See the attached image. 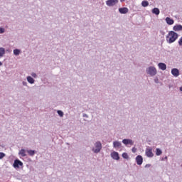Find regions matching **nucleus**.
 <instances>
[{"mask_svg": "<svg viewBox=\"0 0 182 182\" xmlns=\"http://www.w3.org/2000/svg\"><path fill=\"white\" fill-rule=\"evenodd\" d=\"M5 33V28L0 27V33Z\"/></svg>", "mask_w": 182, "mask_h": 182, "instance_id": "c756f323", "label": "nucleus"}, {"mask_svg": "<svg viewBox=\"0 0 182 182\" xmlns=\"http://www.w3.org/2000/svg\"><path fill=\"white\" fill-rule=\"evenodd\" d=\"M111 157L113 160H120V156H119V152L113 151L111 153Z\"/></svg>", "mask_w": 182, "mask_h": 182, "instance_id": "9d476101", "label": "nucleus"}, {"mask_svg": "<svg viewBox=\"0 0 182 182\" xmlns=\"http://www.w3.org/2000/svg\"><path fill=\"white\" fill-rule=\"evenodd\" d=\"M82 117H86L87 119L89 117V115L87 114H83Z\"/></svg>", "mask_w": 182, "mask_h": 182, "instance_id": "72a5a7b5", "label": "nucleus"}, {"mask_svg": "<svg viewBox=\"0 0 182 182\" xmlns=\"http://www.w3.org/2000/svg\"><path fill=\"white\" fill-rule=\"evenodd\" d=\"M122 157H123V159H125L127 160V159H129V155L127 154V153L124 152V153L122 154Z\"/></svg>", "mask_w": 182, "mask_h": 182, "instance_id": "393cba45", "label": "nucleus"}, {"mask_svg": "<svg viewBox=\"0 0 182 182\" xmlns=\"http://www.w3.org/2000/svg\"><path fill=\"white\" fill-rule=\"evenodd\" d=\"M117 4H119V0H107L106 1L107 6H114Z\"/></svg>", "mask_w": 182, "mask_h": 182, "instance_id": "0eeeda50", "label": "nucleus"}, {"mask_svg": "<svg viewBox=\"0 0 182 182\" xmlns=\"http://www.w3.org/2000/svg\"><path fill=\"white\" fill-rule=\"evenodd\" d=\"M145 154L146 157H154V154H153V149H151V147H147L145 150Z\"/></svg>", "mask_w": 182, "mask_h": 182, "instance_id": "20e7f679", "label": "nucleus"}, {"mask_svg": "<svg viewBox=\"0 0 182 182\" xmlns=\"http://www.w3.org/2000/svg\"><path fill=\"white\" fill-rule=\"evenodd\" d=\"M178 43L179 46H182V37L179 38Z\"/></svg>", "mask_w": 182, "mask_h": 182, "instance_id": "c85d7f7f", "label": "nucleus"}, {"mask_svg": "<svg viewBox=\"0 0 182 182\" xmlns=\"http://www.w3.org/2000/svg\"><path fill=\"white\" fill-rule=\"evenodd\" d=\"M136 161L138 166H141L143 164V156H141V155H138L136 157Z\"/></svg>", "mask_w": 182, "mask_h": 182, "instance_id": "1a4fd4ad", "label": "nucleus"}, {"mask_svg": "<svg viewBox=\"0 0 182 182\" xmlns=\"http://www.w3.org/2000/svg\"><path fill=\"white\" fill-rule=\"evenodd\" d=\"M152 14L156 16L160 15V9H159V8H154L152 9Z\"/></svg>", "mask_w": 182, "mask_h": 182, "instance_id": "a211bd4d", "label": "nucleus"}, {"mask_svg": "<svg viewBox=\"0 0 182 182\" xmlns=\"http://www.w3.org/2000/svg\"><path fill=\"white\" fill-rule=\"evenodd\" d=\"M171 73L174 77H178V76H180V70L177 68H173Z\"/></svg>", "mask_w": 182, "mask_h": 182, "instance_id": "6e6552de", "label": "nucleus"}, {"mask_svg": "<svg viewBox=\"0 0 182 182\" xmlns=\"http://www.w3.org/2000/svg\"><path fill=\"white\" fill-rule=\"evenodd\" d=\"M177 39H178V34L173 31H169L168 36H166V42L168 43H173Z\"/></svg>", "mask_w": 182, "mask_h": 182, "instance_id": "f257e3e1", "label": "nucleus"}, {"mask_svg": "<svg viewBox=\"0 0 182 182\" xmlns=\"http://www.w3.org/2000/svg\"><path fill=\"white\" fill-rule=\"evenodd\" d=\"M149 167H151V164H146L145 165V168H147Z\"/></svg>", "mask_w": 182, "mask_h": 182, "instance_id": "473e14b6", "label": "nucleus"}, {"mask_svg": "<svg viewBox=\"0 0 182 182\" xmlns=\"http://www.w3.org/2000/svg\"><path fill=\"white\" fill-rule=\"evenodd\" d=\"M26 79L27 82H28L30 85H33V83H35V79H33V77L31 76H27Z\"/></svg>", "mask_w": 182, "mask_h": 182, "instance_id": "f3484780", "label": "nucleus"}, {"mask_svg": "<svg viewBox=\"0 0 182 182\" xmlns=\"http://www.w3.org/2000/svg\"><path fill=\"white\" fill-rule=\"evenodd\" d=\"M126 0H120V2H124Z\"/></svg>", "mask_w": 182, "mask_h": 182, "instance_id": "f704fd0d", "label": "nucleus"}, {"mask_svg": "<svg viewBox=\"0 0 182 182\" xmlns=\"http://www.w3.org/2000/svg\"><path fill=\"white\" fill-rule=\"evenodd\" d=\"M113 147L114 149H120L122 147V142L119 141H114Z\"/></svg>", "mask_w": 182, "mask_h": 182, "instance_id": "9b49d317", "label": "nucleus"}, {"mask_svg": "<svg viewBox=\"0 0 182 182\" xmlns=\"http://www.w3.org/2000/svg\"><path fill=\"white\" fill-rule=\"evenodd\" d=\"M0 66H2V62L0 61Z\"/></svg>", "mask_w": 182, "mask_h": 182, "instance_id": "c9c22d12", "label": "nucleus"}, {"mask_svg": "<svg viewBox=\"0 0 182 182\" xmlns=\"http://www.w3.org/2000/svg\"><path fill=\"white\" fill-rule=\"evenodd\" d=\"M21 54V50L19 49H14V55H15V56H18V55Z\"/></svg>", "mask_w": 182, "mask_h": 182, "instance_id": "4be33fe9", "label": "nucleus"}, {"mask_svg": "<svg viewBox=\"0 0 182 182\" xmlns=\"http://www.w3.org/2000/svg\"><path fill=\"white\" fill-rule=\"evenodd\" d=\"M122 143L125 146H129H129H133V144H134V141L130 139H124Z\"/></svg>", "mask_w": 182, "mask_h": 182, "instance_id": "423d86ee", "label": "nucleus"}, {"mask_svg": "<svg viewBox=\"0 0 182 182\" xmlns=\"http://www.w3.org/2000/svg\"><path fill=\"white\" fill-rule=\"evenodd\" d=\"M57 113H58V116H60V117H63V116H64V114H65L63 112L62 110H58V111H57Z\"/></svg>", "mask_w": 182, "mask_h": 182, "instance_id": "b1692460", "label": "nucleus"}, {"mask_svg": "<svg viewBox=\"0 0 182 182\" xmlns=\"http://www.w3.org/2000/svg\"><path fill=\"white\" fill-rule=\"evenodd\" d=\"M4 55H5V49L2 47L0 48V58H4Z\"/></svg>", "mask_w": 182, "mask_h": 182, "instance_id": "412c9836", "label": "nucleus"}, {"mask_svg": "<svg viewBox=\"0 0 182 182\" xmlns=\"http://www.w3.org/2000/svg\"><path fill=\"white\" fill-rule=\"evenodd\" d=\"M173 30L175 32H180L181 31H182V26L181 24H176L173 27Z\"/></svg>", "mask_w": 182, "mask_h": 182, "instance_id": "f8f14e48", "label": "nucleus"}, {"mask_svg": "<svg viewBox=\"0 0 182 182\" xmlns=\"http://www.w3.org/2000/svg\"><path fill=\"white\" fill-rule=\"evenodd\" d=\"M165 21L168 25H173L174 23V20L170 17H166Z\"/></svg>", "mask_w": 182, "mask_h": 182, "instance_id": "2eb2a0df", "label": "nucleus"}, {"mask_svg": "<svg viewBox=\"0 0 182 182\" xmlns=\"http://www.w3.org/2000/svg\"><path fill=\"white\" fill-rule=\"evenodd\" d=\"M6 156V154H5V153L0 152V160H2V159H4V157H5Z\"/></svg>", "mask_w": 182, "mask_h": 182, "instance_id": "a878e982", "label": "nucleus"}, {"mask_svg": "<svg viewBox=\"0 0 182 182\" xmlns=\"http://www.w3.org/2000/svg\"><path fill=\"white\" fill-rule=\"evenodd\" d=\"M22 85H23V86H27L28 82H26V81H23Z\"/></svg>", "mask_w": 182, "mask_h": 182, "instance_id": "2f4dec72", "label": "nucleus"}, {"mask_svg": "<svg viewBox=\"0 0 182 182\" xmlns=\"http://www.w3.org/2000/svg\"><path fill=\"white\" fill-rule=\"evenodd\" d=\"M27 153L31 156L33 157L35 156V154L36 153V151H35V150H28Z\"/></svg>", "mask_w": 182, "mask_h": 182, "instance_id": "aec40b11", "label": "nucleus"}, {"mask_svg": "<svg viewBox=\"0 0 182 182\" xmlns=\"http://www.w3.org/2000/svg\"><path fill=\"white\" fill-rule=\"evenodd\" d=\"M180 91L182 92V87H180Z\"/></svg>", "mask_w": 182, "mask_h": 182, "instance_id": "e433bc0d", "label": "nucleus"}, {"mask_svg": "<svg viewBox=\"0 0 182 182\" xmlns=\"http://www.w3.org/2000/svg\"><path fill=\"white\" fill-rule=\"evenodd\" d=\"M154 81L156 83V84H159L160 83V81L159 80V78L157 77H156L154 79Z\"/></svg>", "mask_w": 182, "mask_h": 182, "instance_id": "cd10ccee", "label": "nucleus"}, {"mask_svg": "<svg viewBox=\"0 0 182 182\" xmlns=\"http://www.w3.org/2000/svg\"><path fill=\"white\" fill-rule=\"evenodd\" d=\"M31 76H32V77H34V79H36L38 77V75L36 73H31Z\"/></svg>", "mask_w": 182, "mask_h": 182, "instance_id": "bb28decb", "label": "nucleus"}, {"mask_svg": "<svg viewBox=\"0 0 182 182\" xmlns=\"http://www.w3.org/2000/svg\"><path fill=\"white\" fill-rule=\"evenodd\" d=\"M132 153H136L137 151V149L136 147H133L132 149Z\"/></svg>", "mask_w": 182, "mask_h": 182, "instance_id": "7c9ffc66", "label": "nucleus"}, {"mask_svg": "<svg viewBox=\"0 0 182 182\" xmlns=\"http://www.w3.org/2000/svg\"><path fill=\"white\" fill-rule=\"evenodd\" d=\"M102 142L100 141H97L95 143H94V145L91 150L95 154H97L98 153H100V151H102Z\"/></svg>", "mask_w": 182, "mask_h": 182, "instance_id": "f03ea898", "label": "nucleus"}, {"mask_svg": "<svg viewBox=\"0 0 182 182\" xmlns=\"http://www.w3.org/2000/svg\"><path fill=\"white\" fill-rule=\"evenodd\" d=\"M146 73L149 75V76H151V77H153L157 75V69L154 66H149L146 68Z\"/></svg>", "mask_w": 182, "mask_h": 182, "instance_id": "7ed1b4c3", "label": "nucleus"}, {"mask_svg": "<svg viewBox=\"0 0 182 182\" xmlns=\"http://www.w3.org/2000/svg\"><path fill=\"white\" fill-rule=\"evenodd\" d=\"M141 6H143L144 8H146V6H149V1L144 0L142 1L141 4Z\"/></svg>", "mask_w": 182, "mask_h": 182, "instance_id": "6ab92c4d", "label": "nucleus"}, {"mask_svg": "<svg viewBox=\"0 0 182 182\" xmlns=\"http://www.w3.org/2000/svg\"><path fill=\"white\" fill-rule=\"evenodd\" d=\"M162 153H163V151H161V149H160L159 148L156 149V154L157 156H161Z\"/></svg>", "mask_w": 182, "mask_h": 182, "instance_id": "5701e85b", "label": "nucleus"}, {"mask_svg": "<svg viewBox=\"0 0 182 182\" xmlns=\"http://www.w3.org/2000/svg\"><path fill=\"white\" fill-rule=\"evenodd\" d=\"M19 156L21 157H26V150L21 149L18 152Z\"/></svg>", "mask_w": 182, "mask_h": 182, "instance_id": "dca6fc26", "label": "nucleus"}, {"mask_svg": "<svg viewBox=\"0 0 182 182\" xmlns=\"http://www.w3.org/2000/svg\"><path fill=\"white\" fill-rule=\"evenodd\" d=\"M19 166L23 167V163L22 161H21V160H19V159L14 160V163L13 164V167L14 168H19Z\"/></svg>", "mask_w": 182, "mask_h": 182, "instance_id": "39448f33", "label": "nucleus"}, {"mask_svg": "<svg viewBox=\"0 0 182 182\" xmlns=\"http://www.w3.org/2000/svg\"><path fill=\"white\" fill-rule=\"evenodd\" d=\"M119 14H126L129 12V9L127 7H123L119 9Z\"/></svg>", "mask_w": 182, "mask_h": 182, "instance_id": "ddd939ff", "label": "nucleus"}, {"mask_svg": "<svg viewBox=\"0 0 182 182\" xmlns=\"http://www.w3.org/2000/svg\"><path fill=\"white\" fill-rule=\"evenodd\" d=\"M158 67L161 70H166V69H167V65L164 63H159Z\"/></svg>", "mask_w": 182, "mask_h": 182, "instance_id": "4468645a", "label": "nucleus"}]
</instances>
